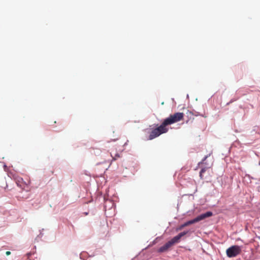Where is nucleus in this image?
Returning <instances> with one entry per match:
<instances>
[{"instance_id": "1", "label": "nucleus", "mask_w": 260, "mask_h": 260, "mask_svg": "<svg viewBox=\"0 0 260 260\" xmlns=\"http://www.w3.org/2000/svg\"><path fill=\"white\" fill-rule=\"evenodd\" d=\"M184 115V113L182 112H176L170 115L169 117L164 120L159 126L151 131L149 136V140H152L162 134L167 133L169 131L167 126L183 120Z\"/></svg>"}, {"instance_id": "2", "label": "nucleus", "mask_w": 260, "mask_h": 260, "mask_svg": "<svg viewBox=\"0 0 260 260\" xmlns=\"http://www.w3.org/2000/svg\"><path fill=\"white\" fill-rule=\"evenodd\" d=\"M212 215H213V213L212 212H211V211L207 212L205 213L200 215L199 216H197L196 218H195L192 220H189V221L184 223L183 224L181 225L179 227H178L177 228V230L180 231L185 226H187L190 224L198 222L201 220H202L205 219L206 218H207V217L212 216Z\"/></svg>"}, {"instance_id": "3", "label": "nucleus", "mask_w": 260, "mask_h": 260, "mask_svg": "<svg viewBox=\"0 0 260 260\" xmlns=\"http://www.w3.org/2000/svg\"><path fill=\"white\" fill-rule=\"evenodd\" d=\"M241 247L238 245H233L226 250V254L229 257H234L241 253Z\"/></svg>"}, {"instance_id": "4", "label": "nucleus", "mask_w": 260, "mask_h": 260, "mask_svg": "<svg viewBox=\"0 0 260 260\" xmlns=\"http://www.w3.org/2000/svg\"><path fill=\"white\" fill-rule=\"evenodd\" d=\"M176 243V242L174 240L173 238H172L170 241L167 242L164 245L160 247L158 250V251L159 252H165Z\"/></svg>"}, {"instance_id": "5", "label": "nucleus", "mask_w": 260, "mask_h": 260, "mask_svg": "<svg viewBox=\"0 0 260 260\" xmlns=\"http://www.w3.org/2000/svg\"><path fill=\"white\" fill-rule=\"evenodd\" d=\"M187 233V231H184L183 232L179 233L178 235L173 238L174 240L177 243H179L180 242L181 238L186 235Z\"/></svg>"}, {"instance_id": "6", "label": "nucleus", "mask_w": 260, "mask_h": 260, "mask_svg": "<svg viewBox=\"0 0 260 260\" xmlns=\"http://www.w3.org/2000/svg\"><path fill=\"white\" fill-rule=\"evenodd\" d=\"M207 170V168H204L203 169H202L200 172V177L201 179H204V177H203V173L205 172V171H206Z\"/></svg>"}, {"instance_id": "7", "label": "nucleus", "mask_w": 260, "mask_h": 260, "mask_svg": "<svg viewBox=\"0 0 260 260\" xmlns=\"http://www.w3.org/2000/svg\"><path fill=\"white\" fill-rule=\"evenodd\" d=\"M22 182H23V180L22 178H19L16 180V183L20 186H22L21 183H22Z\"/></svg>"}, {"instance_id": "8", "label": "nucleus", "mask_w": 260, "mask_h": 260, "mask_svg": "<svg viewBox=\"0 0 260 260\" xmlns=\"http://www.w3.org/2000/svg\"><path fill=\"white\" fill-rule=\"evenodd\" d=\"M111 156L112 157V158H113V160H116V159H117V158L120 157V155H119V154H118V153L115 154V156H113V155L112 153H111Z\"/></svg>"}, {"instance_id": "9", "label": "nucleus", "mask_w": 260, "mask_h": 260, "mask_svg": "<svg viewBox=\"0 0 260 260\" xmlns=\"http://www.w3.org/2000/svg\"><path fill=\"white\" fill-rule=\"evenodd\" d=\"M96 151H94V154L95 155H99L100 154V150L98 149H96L95 150Z\"/></svg>"}, {"instance_id": "10", "label": "nucleus", "mask_w": 260, "mask_h": 260, "mask_svg": "<svg viewBox=\"0 0 260 260\" xmlns=\"http://www.w3.org/2000/svg\"><path fill=\"white\" fill-rule=\"evenodd\" d=\"M30 182L29 180H28L27 182H24V183L25 184V185H28L29 184H30Z\"/></svg>"}, {"instance_id": "11", "label": "nucleus", "mask_w": 260, "mask_h": 260, "mask_svg": "<svg viewBox=\"0 0 260 260\" xmlns=\"http://www.w3.org/2000/svg\"><path fill=\"white\" fill-rule=\"evenodd\" d=\"M10 254H11V252H10V251H6V254L7 256L9 255Z\"/></svg>"}, {"instance_id": "12", "label": "nucleus", "mask_w": 260, "mask_h": 260, "mask_svg": "<svg viewBox=\"0 0 260 260\" xmlns=\"http://www.w3.org/2000/svg\"><path fill=\"white\" fill-rule=\"evenodd\" d=\"M207 157H208V156H206L204 157V159H203V160H202V161H203H203H204L206 159V158H207Z\"/></svg>"}]
</instances>
